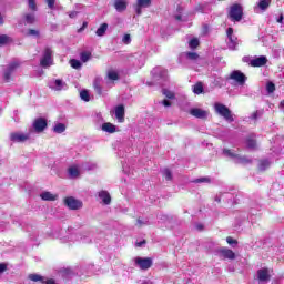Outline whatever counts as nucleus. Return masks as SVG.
<instances>
[{"instance_id": "f257e3e1", "label": "nucleus", "mask_w": 284, "mask_h": 284, "mask_svg": "<svg viewBox=\"0 0 284 284\" xmlns=\"http://www.w3.org/2000/svg\"><path fill=\"white\" fill-rule=\"evenodd\" d=\"M216 114L220 116H223L227 123H234V115L232 114V111L230 108H227L225 104L222 103H215L214 105Z\"/></svg>"}, {"instance_id": "f03ea898", "label": "nucleus", "mask_w": 284, "mask_h": 284, "mask_svg": "<svg viewBox=\"0 0 284 284\" xmlns=\"http://www.w3.org/2000/svg\"><path fill=\"white\" fill-rule=\"evenodd\" d=\"M19 68H21V62L19 60H13L7 65L3 71V80L6 83H10V81H12V74H14Z\"/></svg>"}, {"instance_id": "7ed1b4c3", "label": "nucleus", "mask_w": 284, "mask_h": 284, "mask_svg": "<svg viewBox=\"0 0 284 284\" xmlns=\"http://www.w3.org/2000/svg\"><path fill=\"white\" fill-rule=\"evenodd\" d=\"M31 136H32V130H29L28 133L16 131L9 134V141L11 143H26L27 141H30Z\"/></svg>"}, {"instance_id": "20e7f679", "label": "nucleus", "mask_w": 284, "mask_h": 284, "mask_svg": "<svg viewBox=\"0 0 284 284\" xmlns=\"http://www.w3.org/2000/svg\"><path fill=\"white\" fill-rule=\"evenodd\" d=\"M231 21L239 22L243 19V7L241 4H233L229 12Z\"/></svg>"}, {"instance_id": "39448f33", "label": "nucleus", "mask_w": 284, "mask_h": 284, "mask_svg": "<svg viewBox=\"0 0 284 284\" xmlns=\"http://www.w3.org/2000/svg\"><path fill=\"white\" fill-rule=\"evenodd\" d=\"M52 63V49L50 47H45L42 52V58L40 59V65L41 68H50Z\"/></svg>"}, {"instance_id": "423d86ee", "label": "nucleus", "mask_w": 284, "mask_h": 284, "mask_svg": "<svg viewBox=\"0 0 284 284\" xmlns=\"http://www.w3.org/2000/svg\"><path fill=\"white\" fill-rule=\"evenodd\" d=\"M47 128L48 120H45V118H37L29 130H32V132H36L37 134H41V132H43Z\"/></svg>"}, {"instance_id": "0eeeda50", "label": "nucleus", "mask_w": 284, "mask_h": 284, "mask_svg": "<svg viewBox=\"0 0 284 284\" xmlns=\"http://www.w3.org/2000/svg\"><path fill=\"white\" fill-rule=\"evenodd\" d=\"M48 88H50V90H54V92H61V90H68V83L62 79H51L48 82Z\"/></svg>"}, {"instance_id": "6e6552de", "label": "nucleus", "mask_w": 284, "mask_h": 284, "mask_svg": "<svg viewBox=\"0 0 284 284\" xmlns=\"http://www.w3.org/2000/svg\"><path fill=\"white\" fill-rule=\"evenodd\" d=\"M226 37L229 39V41H227L229 50H236V45H239V38H236V36H234L233 28H227Z\"/></svg>"}, {"instance_id": "1a4fd4ad", "label": "nucleus", "mask_w": 284, "mask_h": 284, "mask_svg": "<svg viewBox=\"0 0 284 284\" xmlns=\"http://www.w3.org/2000/svg\"><path fill=\"white\" fill-rule=\"evenodd\" d=\"M134 263L140 270H150L152 267V257H135Z\"/></svg>"}, {"instance_id": "9d476101", "label": "nucleus", "mask_w": 284, "mask_h": 284, "mask_svg": "<svg viewBox=\"0 0 284 284\" xmlns=\"http://www.w3.org/2000/svg\"><path fill=\"white\" fill-rule=\"evenodd\" d=\"M28 278H29V281H32L33 283L57 284V282L53 278H47V277L41 276L39 274H29Z\"/></svg>"}, {"instance_id": "9b49d317", "label": "nucleus", "mask_w": 284, "mask_h": 284, "mask_svg": "<svg viewBox=\"0 0 284 284\" xmlns=\"http://www.w3.org/2000/svg\"><path fill=\"white\" fill-rule=\"evenodd\" d=\"M230 79L232 81H236L237 85H245V82L247 81V77L240 70L233 71L230 74Z\"/></svg>"}, {"instance_id": "f8f14e48", "label": "nucleus", "mask_w": 284, "mask_h": 284, "mask_svg": "<svg viewBox=\"0 0 284 284\" xmlns=\"http://www.w3.org/2000/svg\"><path fill=\"white\" fill-rule=\"evenodd\" d=\"M64 204L69 210H81L83 207V202L70 196L64 200Z\"/></svg>"}, {"instance_id": "ddd939ff", "label": "nucleus", "mask_w": 284, "mask_h": 284, "mask_svg": "<svg viewBox=\"0 0 284 284\" xmlns=\"http://www.w3.org/2000/svg\"><path fill=\"white\" fill-rule=\"evenodd\" d=\"M248 65H251V68H263V65H267V57L260 55L250 60Z\"/></svg>"}, {"instance_id": "4468645a", "label": "nucleus", "mask_w": 284, "mask_h": 284, "mask_svg": "<svg viewBox=\"0 0 284 284\" xmlns=\"http://www.w3.org/2000/svg\"><path fill=\"white\" fill-rule=\"evenodd\" d=\"M271 278L272 275H270V268L264 267L257 271V280L260 281V283H267Z\"/></svg>"}, {"instance_id": "2eb2a0df", "label": "nucleus", "mask_w": 284, "mask_h": 284, "mask_svg": "<svg viewBox=\"0 0 284 284\" xmlns=\"http://www.w3.org/2000/svg\"><path fill=\"white\" fill-rule=\"evenodd\" d=\"M151 74L153 79H168V70H165L163 67H155L152 71Z\"/></svg>"}, {"instance_id": "dca6fc26", "label": "nucleus", "mask_w": 284, "mask_h": 284, "mask_svg": "<svg viewBox=\"0 0 284 284\" xmlns=\"http://www.w3.org/2000/svg\"><path fill=\"white\" fill-rule=\"evenodd\" d=\"M152 0H138L135 4V13L138 17L142 14L143 8H150Z\"/></svg>"}, {"instance_id": "f3484780", "label": "nucleus", "mask_w": 284, "mask_h": 284, "mask_svg": "<svg viewBox=\"0 0 284 284\" xmlns=\"http://www.w3.org/2000/svg\"><path fill=\"white\" fill-rule=\"evenodd\" d=\"M190 114L195 116V119H207V111L199 108H193L190 110Z\"/></svg>"}, {"instance_id": "a211bd4d", "label": "nucleus", "mask_w": 284, "mask_h": 284, "mask_svg": "<svg viewBox=\"0 0 284 284\" xmlns=\"http://www.w3.org/2000/svg\"><path fill=\"white\" fill-rule=\"evenodd\" d=\"M115 118L119 123H123L125 121V106H123V104L115 106Z\"/></svg>"}, {"instance_id": "6ab92c4d", "label": "nucleus", "mask_w": 284, "mask_h": 284, "mask_svg": "<svg viewBox=\"0 0 284 284\" xmlns=\"http://www.w3.org/2000/svg\"><path fill=\"white\" fill-rule=\"evenodd\" d=\"M220 254H222L224 258H229L230 261H234V258H236V253H234V251L230 248H220Z\"/></svg>"}, {"instance_id": "aec40b11", "label": "nucleus", "mask_w": 284, "mask_h": 284, "mask_svg": "<svg viewBox=\"0 0 284 284\" xmlns=\"http://www.w3.org/2000/svg\"><path fill=\"white\" fill-rule=\"evenodd\" d=\"M113 6L116 12H125L128 10V1L125 0H115Z\"/></svg>"}, {"instance_id": "412c9836", "label": "nucleus", "mask_w": 284, "mask_h": 284, "mask_svg": "<svg viewBox=\"0 0 284 284\" xmlns=\"http://www.w3.org/2000/svg\"><path fill=\"white\" fill-rule=\"evenodd\" d=\"M102 132H108V134H114L116 132V125L110 123V122H104L101 125Z\"/></svg>"}, {"instance_id": "4be33fe9", "label": "nucleus", "mask_w": 284, "mask_h": 284, "mask_svg": "<svg viewBox=\"0 0 284 284\" xmlns=\"http://www.w3.org/2000/svg\"><path fill=\"white\" fill-rule=\"evenodd\" d=\"M101 83H103V78L97 77L93 81V88L97 94H103V89L101 88Z\"/></svg>"}, {"instance_id": "5701e85b", "label": "nucleus", "mask_w": 284, "mask_h": 284, "mask_svg": "<svg viewBox=\"0 0 284 284\" xmlns=\"http://www.w3.org/2000/svg\"><path fill=\"white\" fill-rule=\"evenodd\" d=\"M99 197L101 199L102 203H104V205H110V203H112V197L108 191H101L99 193Z\"/></svg>"}, {"instance_id": "b1692460", "label": "nucleus", "mask_w": 284, "mask_h": 284, "mask_svg": "<svg viewBox=\"0 0 284 284\" xmlns=\"http://www.w3.org/2000/svg\"><path fill=\"white\" fill-rule=\"evenodd\" d=\"M40 197L42 199V201H57L58 195H54L51 192L45 191L40 194Z\"/></svg>"}, {"instance_id": "393cba45", "label": "nucleus", "mask_w": 284, "mask_h": 284, "mask_svg": "<svg viewBox=\"0 0 284 284\" xmlns=\"http://www.w3.org/2000/svg\"><path fill=\"white\" fill-rule=\"evenodd\" d=\"M223 155L227 159H232L234 163H236V159L239 158V154L234 153V151L230 149H223Z\"/></svg>"}, {"instance_id": "a878e982", "label": "nucleus", "mask_w": 284, "mask_h": 284, "mask_svg": "<svg viewBox=\"0 0 284 284\" xmlns=\"http://www.w3.org/2000/svg\"><path fill=\"white\" fill-rule=\"evenodd\" d=\"M235 163H241L242 165H250V163H252V159L237 154Z\"/></svg>"}, {"instance_id": "bb28decb", "label": "nucleus", "mask_w": 284, "mask_h": 284, "mask_svg": "<svg viewBox=\"0 0 284 284\" xmlns=\"http://www.w3.org/2000/svg\"><path fill=\"white\" fill-rule=\"evenodd\" d=\"M246 148H248V150H256V139L254 135L246 139Z\"/></svg>"}, {"instance_id": "cd10ccee", "label": "nucleus", "mask_w": 284, "mask_h": 284, "mask_svg": "<svg viewBox=\"0 0 284 284\" xmlns=\"http://www.w3.org/2000/svg\"><path fill=\"white\" fill-rule=\"evenodd\" d=\"M105 32H108V23H102L98 30L95 31L97 37H105Z\"/></svg>"}, {"instance_id": "c85d7f7f", "label": "nucleus", "mask_w": 284, "mask_h": 284, "mask_svg": "<svg viewBox=\"0 0 284 284\" xmlns=\"http://www.w3.org/2000/svg\"><path fill=\"white\" fill-rule=\"evenodd\" d=\"M53 132L55 134H63V132H65V124L63 123H57L54 126H53Z\"/></svg>"}, {"instance_id": "c756f323", "label": "nucleus", "mask_w": 284, "mask_h": 284, "mask_svg": "<svg viewBox=\"0 0 284 284\" xmlns=\"http://www.w3.org/2000/svg\"><path fill=\"white\" fill-rule=\"evenodd\" d=\"M270 3H272V0H258L257 7L260 10H267L270 8Z\"/></svg>"}, {"instance_id": "7c9ffc66", "label": "nucleus", "mask_w": 284, "mask_h": 284, "mask_svg": "<svg viewBox=\"0 0 284 284\" xmlns=\"http://www.w3.org/2000/svg\"><path fill=\"white\" fill-rule=\"evenodd\" d=\"M106 79H109V81H119V73L114 70H109L106 73Z\"/></svg>"}, {"instance_id": "2f4dec72", "label": "nucleus", "mask_w": 284, "mask_h": 284, "mask_svg": "<svg viewBox=\"0 0 284 284\" xmlns=\"http://www.w3.org/2000/svg\"><path fill=\"white\" fill-rule=\"evenodd\" d=\"M270 165H272V162H270V160H262L260 161L258 170H261V172H265V170H267Z\"/></svg>"}, {"instance_id": "473e14b6", "label": "nucleus", "mask_w": 284, "mask_h": 284, "mask_svg": "<svg viewBox=\"0 0 284 284\" xmlns=\"http://www.w3.org/2000/svg\"><path fill=\"white\" fill-rule=\"evenodd\" d=\"M24 20L28 26H33V23L37 21V18L34 17V13H27L24 16Z\"/></svg>"}, {"instance_id": "72a5a7b5", "label": "nucleus", "mask_w": 284, "mask_h": 284, "mask_svg": "<svg viewBox=\"0 0 284 284\" xmlns=\"http://www.w3.org/2000/svg\"><path fill=\"white\" fill-rule=\"evenodd\" d=\"M70 65H71V68H73V70H81V68L83 67L81 61H79L77 59H71L70 60Z\"/></svg>"}, {"instance_id": "f704fd0d", "label": "nucleus", "mask_w": 284, "mask_h": 284, "mask_svg": "<svg viewBox=\"0 0 284 284\" xmlns=\"http://www.w3.org/2000/svg\"><path fill=\"white\" fill-rule=\"evenodd\" d=\"M6 43H12V38L8 34H0V45H6Z\"/></svg>"}, {"instance_id": "c9c22d12", "label": "nucleus", "mask_w": 284, "mask_h": 284, "mask_svg": "<svg viewBox=\"0 0 284 284\" xmlns=\"http://www.w3.org/2000/svg\"><path fill=\"white\" fill-rule=\"evenodd\" d=\"M92 58V53L84 51L80 54V59L82 61V63H88V61H90V59Z\"/></svg>"}, {"instance_id": "e433bc0d", "label": "nucleus", "mask_w": 284, "mask_h": 284, "mask_svg": "<svg viewBox=\"0 0 284 284\" xmlns=\"http://www.w3.org/2000/svg\"><path fill=\"white\" fill-rule=\"evenodd\" d=\"M79 174H80V172L77 166L69 168V175L71 179H77V176H79Z\"/></svg>"}, {"instance_id": "4c0bfd02", "label": "nucleus", "mask_w": 284, "mask_h": 284, "mask_svg": "<svg viewBox=\"0 0 284 284\" xmlns=\"http://www.w3.org/2000/svg\"><path fill=\"white\" fill-rule=\"evenodd\" d=\"M193 92L194 94H203V83L197 82L195 85H193Z\"/></svg>"}, {"instance_id": "58836bf2", "label": "nucleus", "mask_w": 284, "mask_h": 284, "mask_svg": "<svg viewBox=\"0 0 284 284\" xmlns=\"http://www.w3.org/2000/svg\"><path fill=\"white\" fill-rule=\"evenodd\" d=\"M27 37H36L37 39H39V37H41V32L37 29H29L27 31Z\"/></svg>"}, {"instance_id": "ea45409f", "label": "nucleus", "mask_w": 284, "mask_h": 284, "mask_svg": "<svg viewBox=\"0 0 284 284\" xmlns=\"http://www.w3.org/2000/svg\"><path fill=\"white\" fill-rule=\"evenodd\" d=\"M162 174L166 181H172V171L170 169L162 170Z\"/></svg>"}, {"instance_id": "a19ab883", "label": "nucleus", "mask_w": 284, "mask_h": 284, "mask_svg": "<svg viewBox=\"0 0 284 284\" xmlns=\"http://www.w3.org/2000/svg\"><path fill=\"white\" fill-rule=\"evenodd\" d=\"M80 98L82 99V101H90V93L88 92V90H82L80 92Z\"/></svg>"}, {"instance_id": "79ce46f5", "label": "nucleus", "mask_w": 284, "mask_h": 284, "mask_svg": "<svg viewBox=\"0 0 284 284\" xmlns=\"http://www.w3.org/2000/svg\"><path fill=\"white\" fill-rule=\"evenodd\" d=\"M29 9L32 10V12H37V0H27Z\"/></svg>"}, {"instance_id": "37998d69", "label": "nucleus", "mask_w": 284, "mask_h": 284, "mask_svg": "<svg viewBox=\"0 0 284 284\" xmlns=\"http://www.w3.org/2000/svg\"><path fill=\"white\" fill-rule=\"evenodd\" d=\"M189 45L192 50L199 48V39H196V38L191 39L189 42Z\"/></svg>"}, {"instance_id": "c03bdc74", "label": "nucleus", "mask_w": 284, "mask_h": 284, "mask_svg": "<svg viewBox=\"0 0 284 284\" xmlns=\"http://www.w3.org/2000/svg\"><path fill=\"white\" fill-rule=\"evenodd\" d=\"M275 90H276V85L274 84V82H267L266 91L268 92V94H272V92H274Z\"/></svg>"}, {"instance_id": "a18cd8bd", "label": "nucleus", "mask_w": 284, "mask_h": 284, "mask_svg": "<svg viewBox=\"0 0 284 284\" xmlns=\"http://www.w3.org/2000/svg\"><path fill=\"white\" fill-rule=\"evenodd\" d=\"M226 243L232 245V247H236V245H239V241L234 240L232 236L226 237Z\"/></svg>"}, {"instance_id": "49530a36", "label": "nucleus", "mask_w": 284, "mask_h": 284, "mask_svg": "<svg viewBox=\"0 0 284 284\" xmlns=\"http://www.w3.org/2000/svg\"><path fill=\"white\" fill-rule=\"evenodd\" d=\"M263 114V110H257L254 113L251 114L250 119L253 121H256V119H260V116Z\"/></svg>"}, {"instance_id": "de8ad7c7", "label": "nucleus", "mask_w": 284, "mask_h": 284, "mask_svg": "<svg viewBox=\"0 0 284 284\" xmlns=\"http://www.w3.org/2000/svg\"><path fill=\"white\" fill-rule=\"evenodd\" d=\"M78 241H81L82 243H90L92 240L90 239V235H79Z\"/></svg>"}, {"instance_id": "09e8293b", "label": "nucleus", "mask_w": 284, "mask_h": 284, "mask_svg": "<svg viewBox=\"0 0 284 284\" xmlns=\"http://www.w3.org/2000/svg\"><path fill=\"white\" fill-rule=\"evenodd\" d=\"M187 59H190L191 61H196L199 59V53L196 52H187L186 53Z\"/></svg>"}, {"instance_id": "8fccbe9b", "label": "nucleus", "mask_w": 284, "mask_h": 284, "mask_svg": "<svg viewBox=\"0 0 284 284\" xmlns=\"http://www.w3.org/2000/svg\"><path fill=\"white\" fill-rule=\"evenodd\" d=\"M211 179L210 178H207V176H205V178H200V179H196V180H194L193 182L194 183H211Z\"/></svg>"}, {"instance_id": "3c124183", "label": "nucleus", "mask_w": 284, "mask_h": 284, "mask_svg": "<svg viewBox=\"0 0 284 284\" xmlns=\"http://www.w3.org/2000/svg\"><path fill=\"white\" fill-rule=\"evenodd\" d=\"M163 94L166 99H174V93L168 89H163Z\"/></svg>"}, {"instance_id": "603ef678", "label": "nucleus", "mask_w": 284, "mask_h": 284, "mask_svg": "<svg viewBox=\"0 0 284 284\" xmlns=\"http://www.w3.org/2000/svg\"><path fill=\"white\" fill-rule=\"evenodd\" d=\"M132 42V38L130 37V34H124L122 38V43H125V45L130 44Z\"/></svg>"}, {"instance_id": "864d4df0", "label": "nucleus", "mask_w": 284, "mask_h": 284, "mask_svg": "<svg viewBox=\"0 0 284 284\" xmlns=\"http://www.w3.org/2000/svg\"><path fill=\"white\" fill-rule=\"evenodd\" d=\"M47 3H48V8L50 9V10H55L57 8H55V0H47Z\"/></svg>"}, {"instance_id": "5fc2aeb1", "label": "nucleus", "mask_w": 284, "mask_h": 284, "mask_svg": "<svg viewBox=\"0 0 284 284\" xmlns=\"http://www.w3.org/2000/svg\"><path fill=\"white\" fill-rule=\"evenodd\" d=\"M3 272H8V264L0 263V276L3 274Z\"/></svg>"}, {"instance_id": "6e6d98bb", "label": "nucleus", "mask_w": 284, "mask_h": 284, "mask_svg": "<svg viewBox=\"0 0 284 284\" xmlns=\"http://www.w3.org/2000/svg\"><path fill=\"white\" fill-rule=\"evenodd\" d=\"M68 14H69L70 19H77L79 11H71Z\"/></svg>"}, {"instance_id": "4d7b16f0", "label": "nucleus", "mask_w": 284, "mask_h": 284, "mask_svg": "<svg viewBox=\"0 0 284 284\" xmlns=\"http://www.w3.org/2000/svg\"><path fill=\"white\" fill-rule=\"evenodd\" d=\"M145 243H146L145 240H143V241L136 242L135 246L136 247H143L145 245Z\"/></svg>"}, {"instance_id": "13d9d810", "label": "nucleus", "mask_w": 284, "mask_h": 284, "mask_svg": "<svg viewBox=\"0 0 284 284\" xmlns=\"http://www.w3.org/2000/svg\"><path fill=\"white\" fill-rule=\"evenodd\" d=\"M162 104H163L165 108H170V105H172V103H171L169 100H163V101H162Z\"/></svg>"}, {"instance_id": "bf43d9fd", "label": "nucleus", "mask_w": 284, "mask_h": 284, "mask_svg": "<svg viewBox=\"0 0 284 284\" xmlns=\"http://www.w3.org/2000/svg\"><path fill=\"white\" fill-rule=\"evenodd\" d=\"M160 220L163 221V223H165V222L170 221V216L161 215Z\"/></svg>"}, {"instance_id": "052dcab7", "label": "nucleus", "mask_w": 284, "mask_h": 284, "mask_svg": "<svg viewBox=\"0 0 284 284\" xmlns=\"http://www.w3.org/2000/svg\"><path fill=\"white\" fill-rule=\"evenodd\" d=\"M87 170H97V164H90L85 168Z\"/></svg>"}, {"instance_id": "680f3d73", "label": "nucleus", "mask_w": 284, "mask_h": 284, "mask_svg": "<svg viewBox=\"0 0 284 284\" xmlns=\"http://www.w3.org/2000/svg\"><path fill=\"white\" fill-rule=\"evenodd\" d=\"M138 225H148V222H143L141 219L136 221Z\"/></svg>"}, {"instance_id": "e2e57ef3", "label": "nucleus", "mask_w": 284, "mask_h": 284, "mask_svg": "<svg viewBox=\"0 0 284 284\" xmlns=\"http://www.w3.org/2000/svg\"><path fill=\"white\" fill-rule=\"evenodd\" d=\"M97 119H98V121H103V115H101V113H98Z\"/></svg>"}, {"instance_id": "0e129e2a", "label": "nucleus", "mask_w": 284, "mask_h": 284, "mask_svg": "<svg viewBox=\"0 0 284 284\" xmlns=\"http://www.w3.org/2000/svg\"><path fill=\"white\" fill-rule=\"evenodd\" d=\"M242 61H243L244 63H248V62H250V57H244V58L242 59Z\"/></svg>"}, {"instance_id": "69168bd1", "label": "nucleus", "mask_w": 284, "mask_h": 284, "mask_svg": "<svg viewBox=\"0 0 284 284\" xmlns=\"http://www.w3.org/2000/svg\"><path fill=\"white\" fill-rule=\"evenodd\" d=\"M52 10H63V7L59 6V4H55V9H52Z\"/></svg>"}, {"instance_id": "338daca9", "label": "nucleus", "mask_w": 284, "mask_h": 284, "mask_svg": "<svg viewBox=\"0 0 284 284\" xmlns=\"http://www.w3.org/2000/svg\"><path fill=\"white\" fill-rule=\"evenodd\" d=\"M277 23H283V16H280V18L277 19Z\"/></svg>"}, {"instance_id": "774afa93", "label": "nucleus", "mask_w": 284, "mask_h": 284, "mask_svg": "<svg viewBox=\"0 0 284 284\" xmlns=\"http://www.w3.org/2000/svg\"><path fill=\"white\" fill-rule=\"evenodd\" d=\"M58 26L57 24H51V30H57Z\"/></svg>"}]
</instances>
